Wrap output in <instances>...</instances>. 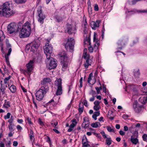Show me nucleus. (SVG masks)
I'll use <instances>...</instances> for the list:
<instances>
[{
  "mask_svg": "<svg viewBox=\"0 0 147 147\" xmlns=\"http://www.w3.org/2000/svg\"><path fill=\"white\" fill-rule=\"evenodd\" d=\"M9 2L7 1L0 6V16L6 18L12 16L15 13Z\"/></svg>",
  "mask_w": 147,
  "mask_h": 147,
  "instance_id": "1",
  "label": "nucleus"
},
{
  "mask_svg": "<svg viewBox=\"0 0 147 147\" xmlns=\"http://www.w3.org/2000/svg\"><path fill=\"white\" fill-rule=\"evenodd\" d=\"M31 31L30 24L27 22L22 26L20 32H19V36L21 38L28 37L30 34Z\"/></svg>",
  "mask_w": 147,
  "mask_h": 147,
  "instance_id": "2",
  "label": "nucleus"
},
{
  "mask_svg": "<svg viewBox=\"0 0 147 147\" xmlns=\"http://www.w3.org/2000/svg\"><path fill=\"white\" fill-rule=\"evenodd\" d=\"M48 90L49 87L47 86L41 87L36 93L35 95L36 99L39 101L41 100Z\"/></svg>",
  "mask_w": 147,
  "mask_h": 147,
  "instance_id": "3",
  "label": "nucleus"
},
{
  "mask_svg": "<svg viewBox=\"0 0 147 147\" xmlns=\"http://www.w3.org/2000/svg\"><path fill=\"white\" fill-rule=\"evenodd\" d=\"M59 56L61 60L62 69L63 71H65L68 67L69 63L68 58L65 51H63L59 54Z\"/></svg>",
  "mask_w": 147,
  "mask_h": 147,
  "instance_id": "4",
  "label": "nucleus"
},
{
  "mask_svg": "<svg viewBox=\"0 0 147 147\" xmlns=\"http://www.w3.org/2000/svg\"><path fill=\"white\" fill-rule=\"evenodd\" d=\"M59 56L61 60L62 69L63 71H65L68 67L69 63L68 58L65 51H63L59 54Z\"/></svg>",
  "mask_w": 147,
  "mask_h": 147,
  "instance_id": "5",
  "label": "nucleus"
},
{
  "mask_svg": "<svg viewBox=\"0 0 147 147\" xmlns=\"http://www.w3.org/2000/svg\"><path fill=\"white\" fill-rule=\"evenodd\" d=\"M34 61L33 60H30L29 62L26 65V69H20L21 72L25 75L28 74L30 76L31 72L32 71L33 69V64Z\"/></svg>",
  "mask_w": 147,
  "mask_h": 147,
  "instance_id": "6",
  "label": "nucleus"
},
{
  "mask_svg": "<svg viewBox=\"0 0 147 147\" xmlns=\"http://www.w3.org/2000/svg\"><path fill=\"white\" fill-rule=\"evenodd\" d=\"M40 44V41L37 40L27 45L26 47V49L30 50L31 51L34 53L37 50Z\"/></svg>",
  "mask_w": 147,
  "mask_h": 147,
  "instance_id": "7",
  "label": "nucleus"
},
{
  "mask_svg": "<svg viewBox=\"0 0 147 147\" xmlns=\"http://www.w3.org/2000/svg\"><path fill=\"white\" fill-rule=\"evenodd\" d=\"M44 52L46 55L47 61L51 58V55L52 53L53 47L51 45L48 43H46L44 47Z\"/></svg>",
  "mask_w": 147,
  "mask_h": 147,
  "instance_id": "8",
  "label": "nucleus"
},
{
  "mask_svg": "<svg viewBox=\"0 0 147 147\" xmlns=\"http://www.w3.org/2000/svg\"><path fill=\"white\" fill-rule=\"evenodd\" d=\"M61 81V79L59 78L56 80L55 81V86L56 88H57V90L56 93V94L57 95H60L62 93V89Z\"/></svg>",
  "mask_w": 147,
  "mask_h": 147,
  "instance_id": "9",
  "label": "nucleus"
},
{
  "mask_svg": "<svg viewBox=\"0 0 147 147\" xmlns=\"http://www.w3.org/2000/svg\"><path fill=\"white\" fill-rule=\"evenodd\" d=\"M37 13L38 17V21L41 24H42L44 22V20L46 17L45 14L42 12L41 6H39L38 7Z\"/></svg>",
  "mask_w": 147,
  "mask_h": 147,
  "instance_id": "10",
  "label": "nucleus"
},
{
  "mask_svg": "<svg viewBox=\"0 0 147 147\" xmlns=\"http://www.w3.org/2000/svg\"><path fill=\"white\" fill-rule=\"evenodd\" d=\"M17 24L15 22L10 24L7 26L8 31L10 34L15 32L16 34L18 31L17 29Z\"/></svg>",
  "mask_w": 147,
  "mask_h": 147,
  "instance_id": "11",
  "label": "nucleus"
},
{
  "mask_svg": "<svg viewBox=\"0 0 147 147\" xmlns=\"http://www.w3.org/2000/svg\"><path fill=\"white\" fill-rule=\"evenodd\" d=\"M75 40L73 38H69L65 45V47L66 49L69 48L72 50L74 48Z\"/></svg>",
  "mask_w": 147,
  "mask_h": 147,
  "instance_id": "12",
  "label": "nucleus"
},
{
  "mask_svg": "<svg viewBox=\"0 0 147 147\" xmlns=\"http://www.w3.org/2000/svg\"><path fill=\"white\" fill-rule=\"evenodd\" d=\"M84 58L86 60L84 66L86 68H87L89 65H90L92 63V60L90 59V56L86 53H84L83 55Z\"/></svg>",
  "mask_w": 147,
  "mask_h": 147,
  "instance_id": "13",
  "label": "nucleus"
},
{
  "mask_svg": "<svg viewBox=\"0 0 147 147\" xmlns=\"http://www.w3.org/2000/svg\"><path fill=\"white\" fill-rule=\"evenodd\" d=\"M133 106L134 111L137 113H139L141 111L142 107H143L142 105H140L138 104V102L137 100L134 101Z\"/></svg>",
  "mask_w": 147,
  "mask_h": 147,
  "instance_id": "14",
  "label": "nucleus"
},
{
  "mask_svg": "<svg viewBox=\"0 0 147 147\" xmlns=\"http://www.w3.org/2000/svg\"><path fill=\"white\" fill-rule=\"evenodd\" d=\"M76 28L75 26H72L71 25H67L66 30H65L68 34H71L75 33L76 32Z\"/></svg>",
  "mask_w": 147,
  "mask_h": 147,
  "instance_id": "15",
  "label": "nucleus"
},
{
  "mask_svg": "<svg viewBox=\"0 0 147 147\" xmlns=\"http://www.w3.org/2000/svg\"><path fill=\"white\" fill-rule=\"evenodd\" d=\"M49 63L47 65V67L49 69H51L56 67L57 66V63L56 60L52 58H51Z\"/></svg>",
  "mask_w": 147,
  "mask_h": 147,
  "instance_id": "16",
  "label": "nucleus"
},
{
  "mask_svg": "<svg viewBox=\"0 0 147 147\" xmlns=\"http://www.w3.org/2000/svg\"><path fill=\"white\" fill-rule=\"evenodd\" d=\"M100 23V20H97L96 22L92 21L91 22L90 25L92 28L93 30H96L97 28L99 26Z\"/></svg>",
  "mask_w": 147,
  "mask_h": 147,
  "instance_id": "17",
  "label": "nucleus"
},
{
  "mask_svg": "<svg viewBox=\"0 0 147 147\" xmlns=\"http://www.w3.org/2000/svg\"><path fill=\"white\" fill-rule=\"evenodd\" d=\"M51 82V80L49 78H44L42 81L41 84L42 85H44V86L45 85L48 84L50 82Z\"/></svg>",
  "mask_w": 147,
  "mask_h": 147,
  "instance_id": "18",
  "label": "nucleus"
},
{
  "mask_svg": "<svg viewBox=\"0 0 147 147\" xmlns=\"http://www.w3.org/2000/svg\"><path fill=\"white\" fill-rule=\"evenodd\" d=\"M134 76L135 77L139 78L140 75V72L139 69L138 68H136L134 69Z\"/></svg>",
  "mask_w": 147,
  "mask_h": 147,
  "instance_id": "19",
  "label": "nucleus"
},
{
  "mask_svg": "<svg viewBox=\"0 0 147 147\" xmlns=\"http://www.w3.org/2000/svg\"><path fill=\"white\" fill-rule=\"evenodd\" d=\"M139 100L143 104H144L147 102V97L144 96L141 97L139 98Z\"/></svg>",
  "mask_w": 147,
  "mask_h": 147,
  "instance_id": "20",
  "label": "nucleus"
},
{
  "mask_svg": "<svg viewBox=\"0 0 147 147\" xmlns=\"http://www.w3.org/2000/svg\"><path fill=\"white\" fill-rule=\"evenodd\" d=\"M89 121L85 120V118L84 119V122L82 124V127L84 128H86L88 127L89 125Z\"/></svg>",
  "mask_w": 147,
  "mask_h": 147,
  "instance_id": "21",
  "label": "nucleus"
},
{
  "mask_svg": "<svg viewBox=\"0 0 147 147\" xmlns=\"http://www.w3.org/2000/svg\"><path fill=\"white\" fill-rule=\"evenodd\" d=\"M30 133L29 136L30 137V139L32 142H33L34 140V132L32 129H30Z\"/></svg>",
  "mask_w": 147,
  "mask_h": 147,
  "instance_id": "22",
  "label": "nucleus"
},
{
  "mask_svg": "<svg viewBox=\"0 0 147 147\" xmlns=\"http://www.w3.org/2000/svg\"><path fill=\"white\" fill-rule=\"evenodd\" d=\"M8 86L9 87V88L11 92L12 93H14L16 92V88L15 86L11 85V86H10V84H9Z\"/></svg>",
  "mask_w": 147,
  "mask_h": 147,
  "instance_id": "23",
  "label": "nucleus"
},
{
  "mask_svg": "<svg viewBox=\"0 0 147 147\" xmlns=\"http://www.w3.org/2000/svg\"><path fill=\"white\" fill-rule=\"evenodd\" d=\"M91 126L94 128H97L99 126H101V125L99 122H96L92 123L91 124Z\"/></svg>",
  "mask_w": 147,
  "mask_h": 147,
  "instance_id": "24",
  "label": "nucleus"
},
{
  "mask_svg": "<svg viewBox=\"0 0 147 147\" xmlns=\"http://www.w3.org/2000/svg\"><path fill=\"white\" fill-rule=\"evenodd\" d=\"M117 44L119 46H120L121 47L119 48L121 49H122V48L123 46L124 45V43L123 42V40L121 39L119 40Z\"/></svg>",
  "mask_w": 147,
  "mask_h": 147,
  "instance_id": "25",
  "label": "nucleus"
},
{
  "mask_svg": "<svg viewBox=\"0 0 147 147\" xmlns=\"http://www.w3.org/2000/svg\"><path fill=\"white\" fill-rule=\"evenodd\" d=\"M10 107V102L9 101H7L6 100H5L3 107L7 109Z\"/></svg>",
  "mask_w": 147,
  "mask_h": 147,
  "instance_id": "26",
  "label": "nucleus"
},
{
  "mask_svg": "<svg viewBox=\"0 0 147 147\" xmlns=\"http://www.w3.org/2000/svg\"><path fill=\"white\" fill-rule=\"evenodd\" d=\"M16 3L22 4L25 3L26 1V0H13Z\"/></svg>",
  "mask_w": 147,
  "mask_h": 147,
  "instance_id": "27",
  "label": "nucleus"
},
{
  "mask_svg": "<svg viewBox=\"0 0 147 147\" xmlns=\"http://www.w3.org/2000/svg\"><path fill=\"white\" fill-rule=\"evenodd\" d=\"M5 38V36L3 32L2 31H0V41H2Z\"/></svg>",
  "mask_w": 147,
  "mask_h": 147,
  "instance_id": "28",
  "label": "nucleus"
},
{
  "mask_svg": "<svg viewBox=\"0 0 147 147\" xmlns=\"http://www.w3.org/2000/svg\"><path fill=\"white\" fill-rule=\"evenodd\" d=\"M131 142L135 144H137L138 142V140L136 138H131Z\"/></svg>",
  "mask_w": 147,
  "mask_h": 147,
  "instance_id": "29",
  "label": "nucleus"
},
{
  "mask_svg": "<svg viewBox=\"0 0 147 147\" xmlns=\"http://www.w3.org/2000/svg\"><path fill=\"white\" fill-rule=\"evenodd\" d=\"M106 141V143L109 146L111 145L112 141L110 138H107Z\"/></svg>",
  "mask_w": 147,
  "mask_h": 147,
  "instance_id": "30",
  "label": "nucleus"
},
{
  "mask_svg": "<svg viewBox=\"0 0 147 147\" xmlns=\"http://www.w3.org/2000/svg\"><path fill=\"white\" fill-rule=\"evenodd\" d=\"M58 122L57 121L54 119L52 120L51 123V125L53 126L54 127H56V126L57 125Z\"/></svg>",
  "mask_w": 147,
  "mask_h": 147,
  "instance_id": "31",
  "label": "nucleus"
},
{
  "mask_svg": "<svg viewBox=\"0 0 147 147\" xmlns=\"http://www.w3.org/2000/svg\"><path fill=\"white\" fill-rule=\"evenodd\" d=\"M127 89H130L131 90H134L135 87L133 85H129L126 87Z\"/></svg>",
  "mask_w": 147,
  "mask_h": 147,
  "instance_id": "32",
  "label": "nucleus"
},
{
  "mask_svg": "<svg viewBox=\"0 0 147 147\" xmlns=\"http://www.w3.org/2000/svg\"><path fill=\"white\" fill-rule=\"evenodd\" d=\"M84 110V106L82 105V107H80V104L79 108L78 109V111H79V113L81 114L83 111Z\"/></svg>",
  "mask_w": 147,
  "mask_h": 147,
  "instance_id": "33",
  "label": "nucleus"
},
{
  "mask_svg": "<svg viewBox=\"0 0 147 147\" xmlns=\"http://www.w3.org/2000/svg\"><path fill=\"white\" fill-rule=\"evenodd\" d=\"M1 87H0V89L1 91V92L2 93V94L3 95H5V92L4 91L5 89V88L3 86L2 84H1Z\"/></svg>",
  "mask_w": 147,
  "mask_h": 147,
  "instance_id": "34",
  "label": "nucleus"
},
{
  "mask_svg": "<svg viewBox=\"0 0 147 147\" xmlns=\"http://www.w3.org/2000/svg\"><path fill=\"white\" fill-rule=\"evenodd\" d=\"M85 138L86 140H85L84 142H83L82 147H87L89 145L88 143L86 142V141H87L86 136H85Z\"/></svg>",
  "mask_w": 147,
  "mask_h": 147,
  "instance_id": "35",
  "label": "nucleus"
},
{
  "mask_svg": "<svg viewBox=\"0 0 147 147\" xmlns=\"http://www.w3.org/2000/svg\"><path fill=\"white\" fill-rule=\"evenodd\" d=\"M13 125H14L13 124V123H9L8 127L10 131H14L13 129Z\"/></svg>",
  "mask_w": 147,
  "mask_h": 147,
  "instance_id": "36",
  "label": "nucleus"
},
{
  "mask_svg": "<svg viewBox=\"0 0 147 147\" xmlns=\"http://www.w3.org/2000/svg\"><path fill=\"white\" fill-rule=\"evenodd\" d=\"M4 55H5V61H6V62L7 64L8 65H9L10 64H9V57H8V56L6 54H5Z\"/></svg>",
  "mask_w": 147,
  "mask_h": 147,
  "instance_id": "37",
  "label": "nucleus"
},
{
  "mask_svg": "<svg viewBox=\"0 0 147 147\" xmlns=\"http://www.w3.org/2000/svg\"><path fill=\"white\" fill-rule=\"evenodd\" d=\"M143 140L147 142V134H144L142 136Z\"/></svg>",
  "mask_w": 147,
  "mask_h": 147,
  "instance_id": "38",
  "label": "nucleus"
},
{
  "mask_svg": "<svg viewBox=\"0 0 147 147\" xmlns=\"http://www.w3.org/2000/svg\"><path fill=\"white\" fill-rule=\"evenodd\" d=\"M107 130L110 132H114V129L111 128L110 126H108L107 127Z\"/></svg>",
  "mask_w": 147,
  "mask_h": 147,
  "instance_id": "39",
  "label": "nucleus"
},
{
  "mask_svg": "<svg viewBox=\"0 0 147 147\" xmlns=\"http://www.w3.org/2000/svg\"><path fill=\"white\" fill-rule=\"evenodd\" d=\"M96 94V92L93 90H91L89 93V94L92 95V96H94Z\"/></svg>",
  "mask_w": 147,
  "mask_h": 147,
  "instance_id": "40",
  "label": "nucleus"
},
{
  "mask_svg": "<svg viewBox=\"0 0 147 147\" xmlns=\"http://www.w3.org/2000/svg\"><path fill=\"white\" fill-rule=\"evenodd\" d=\"M112 111L109 112L107 114V117L111 120H113L114 119V117H113L112 116H110V114H112Z\"/></svg>",
  "mask_w": 147,
  "mask_h": 147,
  "instance_id": "41",
  "label": "nucleus"
},
{
  "mask_svg": "<svg viewBox=\"0 0 147 147\" xmlns=\"http://www.w3.org/2000/svg\"><path fill=\"white\" fill-rule=\"evenodd\" d=\"M31 119L29 117H27L26 118L25 121L26 122H27L29 124H32V123L31 121Z\"/></svg>",
  "mask_w": 147,
  "mask_h": 147,
  "instance_id": "42",
  "label": "nucleus"
},
{
  "mask_svg": "<svg viewBox=\"0 0 147 147\" xmlns=\"http://www.w3.org/2000/svg\"><path fill=\"white\" fill-rule=\"evenodd\" d=\"M10 76H9V77L6 78H5L4 80V83L5 84H6L8 83L9 80L10 79Z\"/></svg>",
  "mask_w": 147,
  "mask_h": 147,
  "instance_id": "43",
  "label": "nucleus"
},
{
  "mask_svg": "<svg viewBox=\"0 0 147 147\" xmlns=\"http://www.w3.org/2000/svg\"><path fill=\"white\" fill-rule=\"evenodd\" d=\"M56 19L57 20V21L58 22L61 21L63 20V18L62 17L58 16H56Z\"/></svg>",
  "mask_w": 147,
  "mask_h": 147,
  "instance_id": "44",
  "label": "nucleus"
},
{
  "mask_svg": "<svg viewBox=\"0 0 147 147\" xmlns=\"http://www.w3.org/2000/svg\"><path fill=\"white\" fill-rule=\"evenodd\" d=\"M92 73H91L89 74L88 78V83H90V82L91 80H92Z\"/></svg>",
  "mask_w": 147,
  "mask_h": 147,
  "instance_id": "45",
  "label": "nucleus"
},
{
  "mask_svg": "<svg viewBox=\"0 0 147 147\" xmlns=\"http://www.w3.org/2000/svg\"><path fill=\"white\" fill-rule=\"evenodd\" d=\"M99 46V43L98 42V41H96V42H95L94 46V49H97L98 48V47Z\"/></svg>",
  "mask_w": 147,
  "mask_h": 147,
  "instance_id": "46",
  "label": "nucleus"
},
{
  "mask_svg": "<svg viewBox=\"0 0 147 147\" xmlns=\"http://www.w3.org/2000/svg\"><path fill=\"white\" fill-rule=\"evenodd\" d=\"M13 120V117L12 115L11 116L10 118L8 120V122L9 123H12Z\"/></svg>",
  "mask_w": 147,
  "mask_h": 147,
  "instance_id": "47",
  "label": "nucleus"
},
{
  "mask_svg": "<svg viewBox=\"0 0 147 147\" xmlns=\"http://www.w3.org/2000/svg\"><path fill=\"white\" fill-rule=\"evenodd\" d=\"M11 115V114L10 113H7L6 115L4 116V118L5 119H9Z\"/></svg>",
  "mask_w": 147,
  "mask_h": 147,
  "instance_id": "48",
  "label": "nucleus"
},
{
  "mask_svg": "<svg viewBox=\"0 0 147 147\" xmlns=\"http://www.w3.org/2000/svg\"><path fill=\"white\" fill-rule=\"evenodd\" d=\"M82 80L83 78L82 77L80 80L79 82H80V88L82 87L83 86L82 85Z\"/></svg>",
  "mask_w": 147,
  "mask_h": 147,
  "instance_id": "49",
  "label": "nucleus"
},
{
  "mask_svg": "<svg viewBox=\"0 0 147 147\" xmlns=\"http://www.w3.org/2000/svg\"><path fill=\"white\" fill-rule=\"evenodd\" d=\"M97 36V34H96V33H94V37H93V41L94 42H96V41H97V39L96 38V36Z\"/></svg>",
  "mask_w": 147,
  "mask_h": 147,
  "instance_id": "50",
  "label": "nucleus"
},
{
  "mask_svg": "<svg viewBox=\"0 0 147 147\" xmlns=\"http://www.w3.org/2000/svg\"><path fill=\"white\" fill-rule=\"evenodd\" d=\"M38 123L41 126L44 125V123L42 121L41 119L39 118L38 119Z\"/></svg>",
  "mask_w": 147,
  "mask_h": 147,
  "instance_id": "51",
  "label": "nucleus"
},
{
  "mask_svg": "<svg viewBox=\"0 0 147 147\" xmlns=\"http://www.w3.org/2000/svg\"><path fill=\"white\" fill-rule=\"evenodd\" d=\"M22 22H19L18 25H17L18 27L17 29L18 31L19 30V29H20L21 28V27L22 26Z\"/></svg>",
  "mask_w": 147,
  "mask_h": 147,
  "instance_id": "52",
  "label": "nucleus"
},
{
  "mask_svg": "<svg viewBox=\"0 0 147 147\" xmlns=\"http://www.w3.org/2000/svg\"><path fill=\"white\" fill-rule=\"evenodd\" d=\"M100 109L99 106L94 105V109L96 111H98Z\"/></svg>",
  "mask_w": 147,
  "mask_h": 147,
  "instance_id": "53",
  "label": "nucleus"
},
{
  "mask_svg": "<svg viewBox=\"0 0 147 147\" xmlns=\"http://www.w3.org/2000/svg\"><path fill=\"white\" fill-rule=\"evenodd\" d=\"M94 10L96 11H98L99 10V8L98 5L96 4L94 6Z\"/></svg>",
  "mask_w": 147,
  "mask_h": 147,
  "instance_id": "54",
  "label": "nucleus"
},
{
  "mask_svg": "<svg viewBox=\"0 0 147 147\" xmlns=\"http://www.w3.org/2000/svg\"><path fill=\"white\" fill-rule=\"evenodd\" d=\"M6 45L7 48H11V45L9 43L8 41H7L6 42Z\"/></svg>",
  "mask_w": 147,
  "mask_h": 147,
  "instance_id": "55",
  "label": "nucleus"
},
{
  "mask_svg": "<svg viewBox=\"0 0 147 147\" xmlns=\"http://www.w3.org/2000/svg\"><path fill=\"white\" fill-rule=\"evenodd\" d=\"M100 133L102 134V135L103 137H104V138H107L106 136V134H105V132L104 131H101Z\"/></svg>",
  "mask_w": 147,
  "mask_h": 147,
  "instance_id": "56",
  "label": "nucleus"
},
{
  "mask_svg": "<svg viewBox=\"0 0 147 147\" xmlns=\"http://www.w3.org/2000/svg\"><path fill=\"white\" fill-rule=\"evenodd\" d=\"M100 102L98 100H95L94 102V104L95 105L99 106Z\"/></svg>",
  "mask_w": 147,
  "mask_h": 147,
  "instance_id": "57",
  "label": "nucleus"
},
{
  "mask_svg": "<svg viewBox=\"0 0 147 147\" xmlns=\"http://www.w3.org/2000/svg\"><path fill=\"white\" fill-rule=\"evenodd\" d=\"M95 89L96 90L97 94H100V88H99L98 87H95Z\"/></svg>",
  "mask_w": 147,
  "mask_h": 147,
  "instance_id": "58",
  "label": "nucleus"
},
{
  "mask_svg": "<svg viewBox=\"0 0 147 147\" xmlns=\"http://www.w3.org/2000/svg\"><path fill=\"white\" fill-rule=\"evenodd\" d=\"M86 38L87 41L89 43V45H90V44H91L90 42V37H88V38H87V35H86Z\"/></svg>",
  "mask_w": 147,
  "mask_h": 147,
  "instance_id": "59",
  "label": "nucleus"
},
{
  "mask_svg": "<svg viewBox=\"0 0 147 147\" xmlns=\"http://www.w3.org/2000/svg\"><path fill=\"white\" fill-rule=\"evenodd\" d=\"M140 0H132V3H130V4L132 5H134L137 2Z\"/></svg>",
  "mask_w": 147,
  "mask_h": 147,
  "instance_id": "60",
  "label": "nucleus"
},
{
  "mask_svg": "<svg viewBox=\"0 0 147 147\" xmlns=\"http://www.w3.org/2000/svg\"><path fill=\"white\" fill-rule=\"evenodd\" d=\"M16 127L18 131L21 130L22 129V127L19 125H17Z\"/></svg>",
  "mask_w": 147,
  "mask_h": 147,
  "instance_id": "61",
  "label": "nucleus"
},
{
  "mask_svg": "<svg viewBox=\"0 0 147 147\" xmlns=\"http://www.w3.org/2000/svg\"><path fill=\"white\" fill-rule=\"evenodd\" d=\"M83 102L84 105L85 106L87 107L88 106V103L87 101L86 100H83Z\"/></svg>",
  "mask_w": 147,
  "mask_h": 147,
  "instance_id": "62",
  "label": "nucleus"
},
{
  "mask_svg": "<svg viewBox=\"0 0 147 147\" xmlns=\"http://www.w3.org/2000/svg\"><path fill=\"white\" fill-rule=\"evenodd\" d=\"M120 134L121 136H123L125 134V133L123 131L121 130L119 131Z\"/></svg>",
  "mask_w": 147,
  "mask_h": 147,
  "instance_id": "63",
  "label": "nucleus"
},
{
  "mask_svg": "<svg viewBox=\"0 0 147 147\" xmlns=\"http://www.w3.org/2000/svg\"><path fill=\"white\" fill-rule=\"evenodd\" d=\"M143 92L145 93V94H147V87H145L143 90Z\"/></svg>",
  "mask_w": 147,
  "mask_h": 147,
  "instance_id": "64",
  "label": "nucleus"
}]
</instances>
